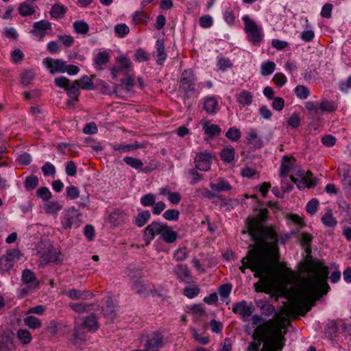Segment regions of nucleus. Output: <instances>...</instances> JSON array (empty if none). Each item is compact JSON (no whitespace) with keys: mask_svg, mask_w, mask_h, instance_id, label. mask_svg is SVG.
I'll use <instances>...</instances> for the list:
<instances>
[{"mask_svg":"<svg viewBox=\"0 0 351 351\" xmlns=\"http://www.w3.org/2000/svg\"><path fill=\"white\" fill-rule=\"evenodd\" d=\"M268 217V210L261 208L256 217H248L247 230L252 239L259 243L262 248L250 249L241 259L239 269L243 274L247 269L254 272V277L271 271V262L279 256L278 235L272 227L265 226Z\"/></svg>","mask_w":351,"mask_h":351,"instance_id":"f257e3e1","label":"nucleus"},{"mask_svg":"<svg viewBox=\"0 0 351 351\" xmlns=\"http://www.w3.org/2000/svg\"><path fill=\"white\" fill-rule=\"evenodd\" d=\"M252 324L254 328L252 337L255 341L249 343L247 351H259L261 343L263 347L261 350L282 351L285 346V322H279L274 319L265 320L258 314L252 317Z\"/></svg>","mask_w":351,"mask_h":351,"instance_id":"f03ea898","label":"nucleus"},{"mask_svg":"<svg viewBox=\"0 0 351 351\" xmlns=\"http://www.w3.org/2000/svg\"><path fill=\"white\" fill-rule=\"evenodd\" d=\"M308 279L303 294L305 297L317 300L326 294L330 289L327 283L328 267L319 263H311L306 267Z\"/></svg>","mask_w":351,"mask_h":351,"instance_id":"7ed1b4c3","label":"nucleus"},{"mask_svg":"<svg viewBox=\"0 0 351 351\" xmlns=\"http://www.w3.org/2000/svg\"><path fill=\"white\" fill-rule=\"evenodd\" d=\"M279 258L280 256L274 258V260L271 262L272 267L271 271L258 277L260 280L254 284L256 291L269 293L272 287L279 286L285 282L287 274L291 271L280 263Z\"/></svg>","mask_w":351,"mask_h":351,"instance_id":"20e7f679","label":"nucleus"},{"mask_svg":"<svg viewBox=\"0 0 351 351\" xmlns=\"http://www.w3.org/2000/svg\"><path fill=\"white\" fill-rule=\"evenodd\" d=\"M22 285L17 289L19 297L23 298L39 288V280L35 273L29 269H25L21 274Z\"/></svg>","mask_w":351,"mask_h":351,"instance_id":"39448f33","label":"nucleus"},{"mask_svg":"<svg viewBox=\"0 0 351 351\" xmlns=\"http://www.w3.org/2000/svg\"><path fill=\"white\" fill-rule=\"evenodd\" d=\"M197 77L191 69L184 70L180 77V90L184 93L185 97L198 95L199 91L196 89Z\"/></svg>","mask_w":351,"mask_h":351,"instance_id":"423d86ee","label":"nucleus"},{"mask_svg":"<svg viewBox=\"0 0 351 351\" xmlns=\"http://www.w3.org/2000/svg\"><path fill=\"white\" fill-rule=\"evenodd\" d=\"M244 23V31L248 36V40L254 45H259L263 38V29L248 15L242 17Z\"/></svg>","mask_w":351,"mask_h":351,"instance_id":"0eeeda50","label":"nucleus"},{"mask_svg":"<svg viewBox=\"0 0 351 351\" xmlns=\"http://www.w3.org/2000/svg\"><path fill=\"white\" fill-rule=\"evenodd\" d=\"M82 213L74 206L64 210L61 217V225L64 230L77 228L82 223Z\"/></svg>","mask_w":351,"mask_h":351,"instance_id":"6e6552de","label":"nucleus"},{"mask_svg":"<svg viewBox=\"0 0 351 351\" xmlns=\"http://www.w3.org/2000/svg\"><path fill=\"white\" fill-rule=\"evenodd\" d=\"M54 84L56 86L64 88L68 96L75 101L78 100L80 94V82L77 80L71 82L69 79L64 76L56 77Z\"/></svg>","mask_w":351,"mask_h":351,"instance_id":"1a4fd4ad","label":"nucleus"},{"mask_svg":"<svg viewBox=\"0 0 351 351\" xmlns=\"http://www.w3.org/2000/svg\"><path fill=\"white\" fill-rule=\"evenodd\" d=\"M23 254L18 249H10L5 255L0 258V271L5 272L10 271L14 265L16 261H19Z\"/></svg>","mask_w":351,"mask_h":351,"instance_id":"9d476101","label":"nucleus"},{"mask_svg":"<svg viewBox=\"0 0 351 351\" xmlns=\"http://www.w3.org/2000/svg\"><path fill=\"white\" fill-rule=\"evenodd\" d=\"M142 343L148 351H159L165 346L164 335L160 332H154L143 339Z\"/></svg>","mask_w":351,"mask_h":351,"instance_id":"9b49d317","label":"nucleus"},{"mask_svg":"<svg viewBox=\"0 0 351 351\" xmlns=\"http://www.w3.org/2000/svg\"><path fill=\"white\" fill-rule=\"evenodd\" d=\"M165 223L161 221H152L143 230V240L146 245L153 241L156 235H160Z\"/></svg>","mask_w":351,"mask_h":351,"instance_id":"f8f14e48","label":"nucleus"},{"mask_svg":"<svg viewBox=\"0 0 351 351\" xmlns=\"http://www.w3.org/2000/svg\"><path fill=\"white\" fill-rule=\"evenodd\" d=\"M52 28L51 23L46 20H40L34 22L31 30V34L38 39V41H43L47 31Z\"/></svg>","mask_w":351,"mask_h":351,"instance_id":"ddd939ff","label":"nucleus"},{"mask_svg":"<svg viewBox=\"0 0 351 351\" xmlns=\"http://www.w3.org/2000/svg\"><path fill=\"white\" fill-rule=\"evenodd\" d=\"M43 64L51 74L56 73H63L66 72V62L62 59L46 58L43 59Z\"/></svg>","mask_w":351,"mask_h":351,"instance_id":"4468645a","label":"nucleus"},{"mask_svg":"<svg viewBox=\"0 0 351 351\" xmlns=\"http://www.w3.org/2000/svg\"><path fill=\"white\" fill-rule=\"evenodd\" d=\"M213 156L208 152H202L197 153L194 158L195 169L208 171L210 169Z\"/></svg>","mask_w":351,"mask_h":351,"instance_id":"2eb2a0df","label":"nucleus"},{"mask_svg":"<svg viewBox=\"0 0 351 351\" xmlns=\"http://www.w3.org/2000/svg\"><path fill=\"white\" fill-rule=\"evenodd\" d=\"M298 176L301 178V180L295 178L293 176H291V181L295 183L299 189L305 187H312L315 186L316 181L313 178V174L310 171L305 173L304 171H298Z\"/></svg>","mask_w":351,"mask_h":351,"instance_id":"dca6fc26","label":"nucleus"},{"mask_svg":"<svg viewBox=\"0 0 351 351\" xmlns=\"http://www.w3.org/2000/svg\"><path fill=\"white\" fill-rule=\"evenodd\" d=\"M254 308L252 304L247 305L246 301L243 300L233 304L232 311L234 313L238 314L245 321L253 313Z\"/></svg>","mask_w":351,"mask_h":351,"instance_id":"f3484780","label":"nucleus"},{"mask_svg":"<svg viewBox=\"0 0 351 351\" xmlns=\"http://www.w3.org/2000/svg\"><path fill=\"white\" fill-rule=\"evenodd\" d=\"M247 143L252 145L254 149H260L265 145L264 139L258 135L255 128H250L245 135Z\"/></svg>","mask_w":351,"mask_h":351,"instance_id":"a211bd4d","label":"nucleus"},{"mask_svg":"<svg viewBox=\"0 0 351 351\" xmlns=\"http://www.w3.org/2000/svg\"><path fill=\"white\" fill-rule=\"evenodd\" d=\"M173 272L177 276L180 282L189 283L192 276L189 267L185 264H178L173 269Z\"/></svg>","mask_w":351,"mask_h":351,"instance_id":"6ab92c4d","label":"nucleus"},{"mask_svg":"<svg viewBox=\"0 0 351 351\" xmlns=\"http://www.w3.org/2000/svg\"><path fill=\"white\" fill-rule=\"evenodd\" d=\"M202 101L204 110L207 114L213 115L219 112L220 106L217 97L207 96L202 99Z\"/></svg>","mask_w":351,"mask_h":351,"instance_id":"aec40b11","label":"nucleus"},{"mask_svg":"<svg viewBox=\"0 0 351 351\" xmlns=\"http://www.w3.org/2000/svg\"><path fill=\"white\" fill-rule=\"evenodd\" d=\"M110 59V53L104 50L96 53L93 59V64L95 70L101 71L104 66L109 62Z\"/></svg>","mask_w":351,"mask_h":351,"instance_id":"412c9836","label":"nucleus"},{"mask_svg":"<svg viewBox=\"0 0 351 351\" xmlns=\"http://www.w3.org/2000/svg\"><path fill=\"white\" fill-rule=\"evenodd\" d=\"M123 162L130 167L136 170L141 171L143 173H149L156 169V167L153 168L145 167L143 168V162L139 158H133L131 156H125L123 158Z\"/></svg>","mask_w":351,"mask_h":351,"instance_id":"4be33fe9","label":"nucleus"},{"mask_svg":"<svg viewBox=\"0 0 351 351\" xmlns=\"http://www.w3.org/2000/svg\"><path fill=\"white\" fill-rule=\"evenodd\" d=\"M40 253V263L46 265L49 263H56L58 258V252L53 247L47 248V250Z\"/></svg>","mask_w":351,"mask_h":351,"instance_id":"5701e85b","label":"nucleus"},{"mask_svg":"<svg viewBox=\"0 0 351 351\" xmlns=\"http://www.w3.org/2000/svg\"><path fill=\"white\" fill-rule=\"evenodd\" d=\"M202 130L209 138L219 136L221 132V128L217 124H210L208 121H202Z\"/></svg>","mask_w":351,"mask_h":351,"instance_id":"b1692460","label":"nucleus"},{"mask_svg":"<svg viewBox=\"0 0 351 351\" xmlns=\"http://www.w3.org/2000/svg\"><path fill=\"white\" fill-rule=\"evenodd\" d=\"M117 67L121 73H128L132 67L131 60L125 55H121L115 60Z\"/></svg>","mask_w":351,"mask_h":351,"instance_id":"393cba45","label":"nucleus"},{"mask_svg":"<svg viewBox=\"0 0 351 351\" xmlns=\"http://www.w3.org/2000/svg\"><path fill=\"white\" fill-rule=\"evenodd\" d=\"M160 237L165 243L171 244L176 241L178 233L165 223Z\"/></svg>","mask_w":351,"mask_h":351,"instance_id":"a878e982","label":"nucleus"},{"mask_svg":"<svg viewBox=\"0 0 351 351\" xmlns=\"http://www.w3.org/2000/svg\"><path fill=\"white\" fill-rule=\"evenodd\" d=\"M155 49L156 62L158 65H162L167 57L165 50L163 40H157L155 45Z\"/></svg>","mask_w":351,"mask_h":351,"instance_id":"bb28decb","label":"nucleus"},{"mask_svg":"<svg viewBox=\"0 0 351 351\" xmlns=\"http://www.w3.org/2000/svg\"><path fill=\"white\" fill-rule=\"evenodd\" d=\"M65 294L71 300H86L93 297V294L89 291H82L75 289L66 291Z\"/></svg>","mask_w":351,"mask_h":351,"instance_id":"cd10ccee","label":"nucleus"},{"mask_svg":"<svg viewBox=\"0 0 351 351\" xmlns=\"http://www.w3.org/2000/svg\"><path fill=\"white\" fill-rule=\"evenodd\" d=\"M256 305L260 308L261 313L265 316H271L275 312L274 306L265 300L260 299L256 300Z\"/></svg>","mask_w":351,"mask_h":351,"instance_id":"c85d7f7f","label":"nucleus"},{"mask_svg":"<svg viewBox=\"0 0 351 351\" xmlns=\"http://www.w3.org/2000/svg\"><path fill=\"white\" fill-rule=\"evenodd\" d=\"M340 173L343 176L342 184L345 188L351 187V166L342 164L339 168Z\"/></svg>","mask_w":351,"mask_h":351,"instance_id":"c756f323","label":"nucleus"},{"mask_svg":"<svg viewBox=\"0 0 351 351\" xmlns=\"http://www.w3.org/2000/svg\"><path fill=\"white\" fill-rule=\"evenodd\" d=\"M237 101L240 106L244 107L250 106L253 101L252 93L246 90H242L236 95Z\"/></svg>","mask_w":351,"mask_h":351,"instance_id":"7c9ffc66","label":"nucleus"},{"mask_svg":"<svg viewBox=\"0 0 351 351\" xmlns=\"http://www.w3.org/2000/svg\"><path fill=\"white\" fill-rule=\"evenodd\" d=\"M209 185L213 191L218 193L229 191L232 189V186L230 183L221 178L217 179V183L210 182Z\"/></svg>","mask_w":351,"mask_h":351,"instance_id":"2f4dec72","label":"nucleus"},{"mask_svg":"<svg viewBox=\"0 0 351 351\" xmlns=\"http://www.w3.org/2000/svg\"><path fill=\"white\" fill-rule=\"evenodd\" d=\"M99 324L97 322V318L95 314H91L90 315L84 318L82 327L87 328L88 331L91 332H95L99 328Z\"/></svg>","mask_w":351,"mask_h":351,"instance_id":"473e14b6","label":"nucleus"},{"mask_svg":"<svg viewBox=\"0 0 351 351\" xmlns=\"http://www.w3.org/2000/svg\"><path fill=\"white\" fill-rule=\"evenodd\" d=\"M132 289L136 291V293L144 297H147L151 291L149 287L144 284L141 280H134L131 283Z\"/></svg>","mask_w":351,"mask_h":351,"instance_id":"72a5a7b5","label":"nucleus"},{"mask_svg":"<svg viewBox=\"0 0 351 351\" xmlns=\"http://www.w3.org/2000/svg\"><path fill=\"white\" fill-rule=\"evenodd\" d=\"M66 11L67 8L66 6L60 3H56L52 5L49 14L51 18L60 19L64 16Z\"/></svg>","mask_w":351,"mask_h":351,"instance_id":"f704fd0d","label":"nucleus"},{"mask_svg":"<svg viewBox=\"0 0 351 351\" xmlns=\"http://www.w3.org/2000/svg\"><path fill=\"white\" fill-rule=\"evenodd\" d=\"M220 156L224 162L230 163L234 159L235 149L231 145H227L221 150Z\"/></svg>","mask_w":351,"mask_h":351,"instance_id":"c9c22d12","label":"nucleus"},{"mask_svg":"<svg viewBox=\"0 0 351 351\" xmlns=\"http://www.w3.org/2000/svg\"><path fill=\"white\" fill-rule=\"evenodd\" d=\"M293 167L291 158L288 156H284L282 159V162L280 167V176L285 178L288 176L289 173Z\"/></svg>","mask_w":351,"mask_h":351,"instance_id":"e433bc0d","label":"nucleus"},{"mask_svg":"<svg viewBox=\"0 0 351 351\" xmlns=\"http://www.w3.org/2000/svg\"><path fill=\"white\" fill-rule=\"evenodd\" d=\"M150 219V212L149 210H143L137 214L134 220V223L138 227L141 228L144 226Z\"/></svg>","mask_w":351,"mask_h":351,"instance_id":"4c0bfd02","label":"nucleus"},{"mask_svg":"<svg viewBox=\"0 0 351 351\" xmlns=\"http://www.w3.org/2000/svg\"><path fill=\"white\" fill-rule=\"evenodd\" d=\"M62 208V206L58 202H48L44 205L45 213L48 215H56Z\"/></svg>","mask_w":351,"mask_h":351,"instance_id":"58836bf2","label":"nucleus"},{"mask_svg":"<svg viewBox=\"0 0 351 351\" xmlns=\"http://www.w3.org/2000/svg\"><path fill=\"white\" fill-rule=\"evenodd\" d=\"M126 274L131 283H133L134 280H139L143 277L142 270L134 266H130L127 269Z\"/></svg>","mask_w":351,"mask_h":351,"instance_id":"ea45409f","label":"nucleus"},{"mask_svg":"<svg viewBox=\"0 0 351 351\" xmlns=\"http://www.w3.org/2000/svg\"><path fill=\"white\" fill-rule=\"evenodd\" d=\"M18 10L20 15L23 17L33 15L36 12L34 8L26 2L20 3Z\"/></svg>","mask_w":351,"mask_h":351,"instance_id":"a19ab883","label":"nucleus"},{"mask_svg":"<svg viewBox=\"0 0 351 351\" xmlns=\"http://www.w3.org/2000/svg\"><path fill=\"white\" fill-rule=\"evenodd\" d=\"M319 108L322 112H332L337 110V105L333 101L323 99L319 104Z\"/></svg>","mask_w":351,"mask_h":351,"instance_id":"79ce46f5","label":"nucleus"},{"mask_svg":"<svg viewBox=\"0 0 351 351\" xmlns=\"http://www.w3.org/2000/svg\"><path fill=\"white\" fill-rule=\"evenodd\" d=\"M112 149L114 151H118L119 152H129L132 150H135L136 149L140 148V145L138 143H132V144H114L112 145Z\"/></svg>","mask_w":351,"mask_h":351,"instance_id":"37998d69","label":"nucleus"},{"mask_svg":"<svg viewBox=\"0 0 351 351\" xmlns=\"http://www.w3.org/2000/svg\"><path fill=\"white\" fill-rule=\"evenodd\" d=\"M149 16L143 11H136L132 15V21L136 25L140 24H146Z\"/></svg>","mask_w":351,"mask_h":351,"instance_id":"c03bdc74","label":"nucleus"},{"mask_svg":"<svg viewBox=\"0 0 351 351\" xmlns=\"http://www.w3.org/2000/svg\"><path fill=\"white\" fill-rule=\"evenodd\" d=\"M276 69V64L271 61L263 62L261 65V74L263 76H267L271 75Z\"/></svg>","mask_w":351,"mask_h":351,"instance_id":"a18cd8bd","label":"nucleus"},{"mask_svg":"<svg viewBox=\"0 0 351 351\" xmlns=\"http://www.w3.org/2000/svg\"><path fill=\"white\" fill-rule=\"evenodd\" d=\"M338 335V328L335 322H331L328 324L326 328H325V335L326 337L332 340L334 338L337 337Z\"/></svg>","mask_w":351,"mask_h":351,"instance_id":"49530a36","label":"nucleus"},{"mask_svg":"<svg viewBox=\"0 0 351 351\" xmlns=\"http://www.w3.org/2000/svg\"><path fill=\"white\" fill-rule=\"evenodd\" d=\"M16 336L19 340L24 345L29 344L32 340L31 333L25 329H19L16 332Z\"/></svg>","mask_w":351,"mask_h":351,"instance_id":"de8ad7c7","label":"nucleus"},{"mask_svg":"<svg viewBox=\"0 0 351 351\" xmlns=\"http://www.w3.org/2000/svg\"><path fill=\"white\" fill-rule=\"evenodd\" d=\"M24 324L25 326L33 330L38 329L41 326V322L40 319L32 315L26 317L24 319Z\"/></svg>","mask_w":351,"mask_h":351,"instance_id":"09e8293b","label":"nucleus"},{"mask_svg":"<svg viewBox=\"0 0 351 351\" xmlns=\"http://www.w3.org/2000/svg\"><path fill=\"white\" fill-rule=\"evenodd\" d=\"M73 26L75 31L80 34H86L89 31L88 24L82 20L74 22Z\"/></svg>","mask_w":351,"mask_h":351,"instance_id":"8fccbe9b","label":"nucleus"},{"mask_svg":"<svg viewBox=\"0 0 351 351\" xmlns=\"http://www.w3.org/2000/svg\"><path fill=\"white\" fill-rule=\"evenodd\" d=\"M217 65L218 69L223 72L226 71L228 69H230L233 66L231 60L229 58L223 56H217Z\"/></svg>","mask_w":351,"mask_h":351,"instance_id":"3c124183","label":"nucleus"},{"mask_svg":"<svg viewBox=\"0 0 351 351\" xmlns=\"http://www.w3.org/2000/svg\"><path fill=\"white\" fill-rule=\"evenodd\" d=\"M294 93L300 99H306L310 95L309 89L304 85H298L294 88Z\"/></svg>","mask_w":351,"mask_h":351,"instance_id":"603ef678","label":"nucleus"},{"mask_svg":"<svg viewBox=\"0 0 351 351\" xmlns=\"http://www.w3.org/2000/svg\"><path fill=\"white\" fill-rule=\"evenodd\" d=\"M156 195L152 193H149L141 197L140 202L141 204L145 207L153 206L156 202Z\"/></svg>","mask_w":351,"mask_h":351,"instance_id":"864d4df0","label":"nucleus"},{"mask_svg":"<svg viewBox=\"0 0 351 351\" xmlns=\"http://www.w3.org/2000/svg\"><path fill=\"white\" fill-rule=\"evenodd\" d=\"M130 32V28L125 23H119L114 26V33L119 38L125 37Z\"/></svg>","mask_w":351,"mask_h":351,"instance_id":"5fc2aeb1","label":"nucleus"},{"mask_svg":"<svg viewBox=\"0 0 351 351\" xmlns=\"http://www.w3.org/2000/svg\"><path fill=\"white\" fill-rule=\"evenodd\" d=\"M241 136V131L236 127H231L226 133V137L232 141H238Z\"/></svg>","mask_w":351,"mask_h":351,"instance_id":"6e6d98bb","label":"nucleus"},{"mask_svg":"<svg viewBox=\"0 0 351 351\" xmlns=\"http://www.w3.org/2000/svg\"><path fill=\"white\" fill-rule=\"evenodd\" d=\"M322 223L328 227L334 228L336 226L337 221L336 219L333 217L331 211H328L322 217Z\"/></svg>","mask_w":351,"mask_h":351,"instance_id":"4d7b16f0","label":"nucleus"},{"mask_svg":"<svg viewBox=\"0 0 351 351\" xmlns=\"http://www.w3.org/2000/svg\"><path fill=\"white\" fill-rule=\"evenodd\" d=\"M223 19L229 25H234L235 23L236 16L232 8L226 9L223 13Z\"/></svg>","mask_w":351,"mask_h":351,"instance_id":"13d9d810","label":"nucleus"},{"mask_svg":"<svg viewBox=\"0 0 351 351\" xmlns=\"http://www.w3.org/2000/svg\"><path fill=\"white\" fill-rule=\"evenodd\" d=\"M180 212L176 209H168L165 210L162 217L167 221H176L179 219Z\"/></svg>","mask_w":351,"mask_h":351,"instance_id":"bf43d9fd","label":"nucleus"},{"mask_svg":"<svg viewBox=\"0 0 351 351\" xmlns=\"http://www.w3.org/2000/svg\"><path fill=\"white\" fill-rule=\"evenodd\" d=\"M38 185V179L36 176H30L26 178L24 186L28 191H32Z\"/></svg>","mask_w":351,"mask_h":351,"instance_id":"052dcab7","label":"nucleus"},{"mask_svg":"<svg viewBox=\"0 0 351 351\" xmlns=\"http://www.w3.org/2000/svg\"><path fill=\"white\" fill-rule=\"evenodd\" d=\"M36 195L44 201H49L51 198V193L47 187L42 186L37 189Z\"/></svg>","mask_w":351,"mask_h":351,"instance_id":"680f3d73","label":"nucleus"},{"mask_svg":"<svg viewBox=\"0 0 351 351\" xmlns=\"http://www.w3.org/2000/svg\"><path fill=\"white\" fill-rule=\"evenodd\" d=\"M150 55L143 49L139 48L136 51L134 54V60L138 62H145L149 60Z\"/></svg>","mask_w":351,"mask_h":351,"instance_id":"e2e57ef3","label":"nucleus"},{"mask_svg":"<svg viewBox=\"0 0 351 351\" xmlns=\"http://www.w3.org/2000/svg\"><path fill=\"white\" fill-rule=\"evenodd\" d=\"M232 290L231 284L227 283L222 285L219 288V293L223 301H225L229 297V295Z\"/></svg>","mask_w":351,"mask_h":351,"instance_id":"0e129e2a","label":"nucleus"},{"mask_svg":"<svg viewBox=\"0 0 351 351\" xmlns=\"http://www.w3.org/2000/svg\"><path fill=\"white\" fill-rule=\"evenodd\" d=\"M66 198L75 199L80 196V190L77 187L71 185L66 187Z\"/></svg>","mask_w":351,"mask_h":351,"instance_id":"69168bd1","label":"nucleus"},{"mask_svg":"<svg viewBox=\"0 0 351 351\" xmlns=\"http://www.w3.org/2000/svg\"><path fill=\"white\" fill-rule=\"evenodd\" d=\"M34 78V73L28 70L24 71L21 75V84L23 86H27Z\"/></svg>","mask_w":351,"mask_h":351,"instance_id":"338daca9","label":"nucleus"},{"mask_svg":"<svg viewBox=\"0 0 351 351\" xmlns=\"http://www.w3.org/2000/svg\"><path fill=\"white\" fill-rule=\"evenodd\" d=\"M199 23L202 28H209L213 25V19L210 15H204L199 18Z\"/></svg>","mask_w":351,"mask_h":351,"instance_id":"774afa93","label":"nucleus"}]
</instances>
